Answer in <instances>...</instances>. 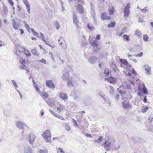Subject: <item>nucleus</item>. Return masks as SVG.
I'll use <instances>...</instances> for the list:
<instances>
[{"label": "nucleus", "mask_w": 153, "mask_h": 153, "mask_svg": "<svg viewBox=\"0 0 153 153\" xmlns=\"http://www.w3.org/2000/svg\"><path fill=\"white\" fill-rule=\"evenodd\" d=\"M45 140L47 142H49L51 139V134L50 131L48 130L45 131L43 133L42 135Z\"/></svg>", "instance_id": "obj_1"}, {"label": "nucleus", "mask_w": 153, "mask_h": 153, "mask_svg": "<svg viewBox=\"0 0 153 153\" xmlns=\"http://www.w3.org/2000/svg\"><path fill=\"white\" fill-rule=\"evenodd\" d=\"M138 95L140 96H141L142 95V93L141 92V91L142 90L143 91L144 94H148L147 90L144 84L138 86Z\"/></svg>", "instance_id": "obj_2"}, {"label": "nucleus", "mask_w": 153, "mask_h": 153, "mask_svg": "<svg viewBox=\"0 0 153 153\" xmlns=\"http://www.w3.org/2000/svg\"><path fill=\"white\" fill-rule=\"evenodd\" d=\"M58 42H59V45L63 49H66L67 48V45L66 42L63 37H60V39L58 40Z\"/></svg>", "instance_id": "obj_3"}, {"label": "nucleus", "mask_w": 153, "mask_h": 153, "mask_svg": "<svg viewBox=\"0 0 153 153\" xmlns=\"http://www.w3.org/2000/svg\"><path fill=\"white\" fill-rule=\"evenodd\" d=\"M130 7V4H128L125 7L124 11V16L125 18H127L129 16L130 13L129 10Z\"/></svg>", "instance_id": "obj_4"}, {"label": "nucleus", "mask_w": 153, "mask_h": 153, "mask_svg": "<svg viewBox=\"0 0 153 153\" xmlns=\"http://www.w3.org/2000/svg\"><path fill=\"white\" fill-rule=\"evenodd\" d=\"M73 22L76 25V28L79 29V23L77 16L75 13L73 15Z\"/></svg>", "instance_id": "obj_5"}, {"label": "nucleus", "mask_w": 153, "mask_h": 153, "mask_svg": "<svg viewBox=\"0 0 153 153\" xmlns=\"http://www.w3.org/2000/svg\"><path fill=\"white\" fill-rule=\"evenodd\" d=\"M101 18L102 20H108L111 19V17L108 16V14L105 12H102L101 15Z\"/></svg>", "instance_id": "obj_6"}, {"label": "nucleus", "mask_w": 153, "mask_h": 153, "mask_svg": "<svg viewBox=\"0 0 153 153\" xmlns=\"http://www.w3.org/2000/svg\"><path fill=\"white\" fill-rule=\"evenodd\" d=\"M76 10L79 14H83L84 13V8L83 6L79 4H78L76 6Z\"/></svg>", "instance_id": "obj_7"}, {"label": "nucleus", "mask_w": 153, "mask_h": 153, "mask_svg": "<svg viewBox=\"0 0 153 153\" xmlns=\"http://www.w3.org/2000/svg\"><path fill=\"white\" fill-rule=\"evenodd\" d=\"M105 80H107L108 82L112 84H115L116 82V79L112 76L108 78H105Z\"/></svg>", "instance_id": "obj_8"}, {"label": "nucleus", "mask_w": 153, "mask_h": 153, "mask_svg": "<svg viewBox=\"0 0 153 153\" xmlns=\"http://www.w3.org/2000/svg\"><path fill=\"white\" fill-rule=\"evenodd\" d=\"M122 103L124 108H131V105L130 104L128 101L126 100H123Z\"/></svg>", "instance_id": "obj_9"}, {"label": "nucleus", "mask_w": 153, "mask_h": 153, "mask_svg": "<svg viewBox=\"0 0 153 153\" xmlns=\"http://www.w3.org/2000/svg\"><path fill=\"white\" fill-rule=\"evenodd\" d=\"M46 85L47 86L50 88H55L54 85L51 80L46 81Z\"/></svg>", "instance_id": "obj_10"}, {"label": "nucleus", "mask_w": 153, "mask_h": 153, "mask_svg": "<svg viewBox=\"0 0 153 153\" xmlns=\"http://www.w3.org/2000/svg\"><path fill=\"white\" fill-rule=\"evenodd\" d=\"M35 138V136L33 134H30L29 135V143L32 144L34 142Z\"/></svg>", "instance_id": "obj_11"}, {"label": "nucleus", "mask_w": 153, "mask_h": 153, "mask_svg": "<svg viewBox=\"0 0 153 153\" xmlns=\"http://www.w3.org/2000/svg\"><path fill=\"white\" fill-rule=\"evenodd\" d=\"M23 2L25 5L28 13H30V7L29 4L27 0H23Z\"/></svg>", "instance_id": "obj_12"}, {"label": "nucleus", "mask_w": 153, "mask_h": 153, "mask_svg": "<svg viewBox=\"0 0 153 153\" xmlns=\"http://www.w3.org/2000/svg\"><path fill=\"white\" fill-rule=\"evenodd\" d=\"M64 108V106L59 102L57 105V110L59 112H61Z\"/></svg>", "instance_id": "obj_13"}, {"label": "nucleus", "mask_w": 153, "mask_h": 153, "mask_svg": "<svg viewBox=\"0 0 153 153\" xmlns=\"http://www.w3.org/2000/svg\"><path fill=\"white\" fill-rule=\"evenodd\" d=\"M108 11L110 15H113L115 11V9L114 6L111 5L109 6Z\"/></svg>", "instance_id": "obj_14"}, {"label": "nucleus", "mask_w": 153, "mask_h": 153, "mask_svg": "<svg viewBox=\"0 0 153 153\" xmlns=\"http://www.w3.org/2000/svg\"><path fill=\"white\" fill-rule=\"evenodd\" d=\"M111 143H108V141H105L102 145V146H103L105 149L108 150V149L111 145Z\"/></svg>", "instance_id": "obj_15"}, {"label": "nucleus", "mask_w": 153, "mask_h": 153, "mask_svg": "<svg viewBox=\"0 0 153 153\" xmlns=\"http://www.w3.org/2000/svg\"><path fill=\"white\" fill-rule=\"evenodd\" d=\"M41 97L44 100L46 99L49 97V94L45 92H43L41 94Z\"/></svg>", "instance_id": "obj_16"}, {"label": "nucleus", "mask_w": 153, "mask_h": 153, "mask_svg": "<svg viewBox=\"0 0 153 153\" xmlns=\"http://www.w3.org/2000/svg\"><path fill=\"white\" fill-rule=\"evenodd\" d=\"M60 97L63 100H66L68 99L67 96L66 94L63 92H61L59 94Z\"/></svg>", "instance_id": "obj_17"}, {"label": "nucleus", "mask_w": 153, "mask_h": 153, "mask_svg": "<svg viewBox=\"0 0 153 153\" xmlns=\"http://www.w3.org/2000/svg\"><path fill=\"white\" fill-rule=\"evenodd\" d=\"M144 68L148 74H150V71L151 70V68L148 65H145L144 66Z\"/></svg>", "instance_id": "obj_18"}, {"label": "nucleus", "mask_w": 153, "mask_h": 153, "mask_svg": "<svg viewBox=\"0 0 153 153\" xmlns=\"http://www.w3.org/2000/svg\"><path fill=\"white\" fill-rule=\"evenodd\" d=\"M134 34L140 37H141L142 36V34L141 32L138 30H136L134 33Z\"/></svg>", "instance_id": "obj_19"}, {"label": "nucleus", "mask_w": 153, "mask_h": 153, "mask_svg": "<svg viewBox=\"0 0 153 153\" xmlns=\"http://www.w3.org/2000/svg\"><path fill=\"white\" fill-rule=\"evenodd\" d=\"M104 73L106 76H108L111 73L110 71L107 68H105L104 69Z\"/></svg>", "instance_id": "obj_20"}, {"label": "nucleus", "mask_w": 153, "mask_h": 153, "mask_svg": "<svg viewBox=\"0 0 153 153\" xmlns=\"http://www.w3.org/2000/svg\"><path fill=\"white\" fill-rule=\"evenodd\" d=\"M19 68L21 69H24L26 70L27 73H28L30 71L29 69L28 68H27L26 67V66L24 65H21L20 67Z\"/></svg>", "instance_id": "obj_21"}, {"label": "nucleus", "mask_w": 153, "mask_h": 153, "mask_svg": "<svg viewBox=\"0 0 153 153\" xmlns=\"http://www.w3.org/2000/svg\"><path fill=\"white\" fill-rule=\"evenodd\" d=\"M13 26L15 29H17L19 27V25L14 20L13 23Z\"/></svg>", "instance_id": "obj_22"}, {"label": "nucleus", "mask_w": 153, "mask_h": 153, "mask_svg": "<svg viewBox=\"0 0 153 153\" xmlns=\"http://www.w3.org/2000/svg\"><path fill=\"white\" fill-rule=\"evenodd\" d=\"M115 22H111V23L108 25V27L109 28L114 27L115 25Z\"/></svg>", "instance_id": "obj_23"}, {"label": "nucleus", "mask_w": 153, "mask_h": 153, "mask_svg": "<svg viewBox=\"0 0 153 153\" xmlns=\"http://www.w3.org/2000/svg\"><path fill=\"white\" fill-rule=\"evenodd\" d=\"M31 52L33 54L35 55L38 56L39 55V53L36 49H32L31 51Z\"/></svg>", "instance_id": "obj_24"}, {"label": "nucleus", "mask_w": 153, "mask_h": 153, "mask_svg": "<svg viewBox=\"0 0 153 153\" xmlns=\"http://www.w3.org/2000/svg\"><path fill=\"white\" fill-rule=\"evenodd\" d=\"M120 61L123 63V64L125 65H128V62L127 60L126 59H120Z\"/></svg>", "instance_id": "obj_25"}, {"label": "nucleus", "mask_w": 153, "mask_h": 153, "mask_svg": "<svg viewBox=\"0 0 153 153\" xmlns=\"http://www.w3.org/2000/svg\"><path fill=\"white\" fill-rule=\"evenodd\" d=\"M46 102L49 105H51L53 104V101L51 98H48L46 101Z\"/></svg>", "instance_id": "obj_26"}, {"label": "nucleus", "mask_w": 153, "mask_h": 153, "mask_svg": "<svg viewBox=\"0 0 153 153\" xmlns=\"http://www.w3.org/2000/svg\"><path fill=\"white\" fill-rule=\"evenodd\" d=\"M42 40L43 41V42L45 43L46 44L48 45L50 47H51L52 48H54L55 46V45H52L51 44H48V42H47V41H46V40L44 39H43V38L42 39Z\"/></svg>", "instance_id": "obj_27"}, {"label": "nucleus", "mask_w": 153, "mask_h": 153, "mask_svg": "<svg viewBox=\"0 0 153 153\" xmlns=\"http://www.w3.org/2000/svg\"><path fill=\"white\" fill-rule=\"evenodd\" d=\"M24 53L27 56H30L31 55V54L30 51L27 50H24Z\"/></svg>", "instance_id": "obj_28"}, {"label": "nucleus", "mask_w": 153, "mask_h": 153, "mask_svg": "<svg viewBox=\"0 0 153 153\" xmlns=\"http://www.w3.org/2000/svg\"><path fill=\"white\" fill-rule=\"evenodd\" d=\"M123 39L124 40H126L127 41H129L130 40V39L129 38V35H124L123 36Z\"/></svg>", "instance_id": "obj_29"}, {"label": "nucleus", "mask_w": 153, "mask_h": 153, "mask_svg": "<svg viewBox=\"0 0 153 153\" xmlns=\"http://www.w3.org/2000/svg\"><path fill=\"white\" fill-rule=\"evenodd\" d=\"M143 39L144 41L147 42L148 41L149 37L147 34L143 35Z\"/></svg>", "instance_id": "obj_30"}, {"label": "nucleus", "mask_w": 153, "mask_h": 153, "mask_svg": "<svg viewBox=\"0 0 153 153\" xmlns=\"http://www.w3.org/2000/svg\"><path fill=\"white\" fill-rule=\"evenodd\" d=\"M149 108V107L147 106L143 107L142 109V111L143 113H145Z\"/></svg>", "instance_id": "obj_31"}, {"label": "nucleus", "mask_w": 153, "mask_h": 153, "mask_svg": "<svg viewBox=\"0 0 153 153\" xmlns=\"http://www.w3.org/2000/svg\"><path fill=\"white\" fill-rule=\"evenodd\" d=\"M57 153H65L62 148H57Z\"/></svg>", "instance_id": "obj_32"}, {"label": "nucleus", "mask_w": 153, "mask_h": 153, "mask_svg": "<svg viewBox=\"0 0 153 153\" xmlns=\"http://www.w3.org/2000/svg\"><path fill=\"white\" fill-rule=\"evenodd\" d=\"M102 136H99V137L98 138V140H95V142L96 143H100L102 141Z\"/></svg>", "instance_id": "obj_33"}, {"label": "nucleus", "mask_w": 153, "mask_h": 153, "mask_svg": "<svg viewBox=\"0 0 153 153\" xmlns=\"http://www.w3.org/2000/svg\"><path fill=\"white\" fill-rule=\"evenodd\" d=\"M31 30L32 33L35 36H37L38 35L37 33L32 28Z\"/></svg>", "instance_id": "obj_34"}, {"label": "nucleus", "mask_w": 153, "mask_h": 153, "mask_svg": "<svg viewBox=\"0 0 153 153\" xmlns=\"http://www.w3.org/2000/svg\"><path fill=\"white\" fill-rule=\"evenodd\" d=\"M24 23L25 25V28L27 29V30H29L30 29V27H29V25L26 23L25 22H24Z\"/></svg>", "instance_id": "obj_35"}, {"label": "nucleus", "mask_w": 153, "mask_h": 153, "mask_svg": "<svg viewBox=\"0 0 153 153\" xmlns=\"http://www.w3.org/2000/svg\"><path fill=\"white\" fill-rule=\"evenodd\" d=\"M119 93L121 94V96L123 97L125 96V94H126L125 92L124 91H123L121 90H120Z\"/></svg>", "instance_id": "obj_36"}, {"label": "nucleus", "mask_w": 153, "mask_h": 153, "mask_svg": "<svg viewBox=\"0 0 153 153\" xmlns=\"http://www.w3.org/2000/svg\"><path fill=\"white\" fill-rule=\"evenodd\" d=\"M50 111L51 112V113L54 116L56 117H58V114H56L53 111H52L51 110H50Z\"/></svg>", "instance_id": "obj_37"}, {"label": "nucleus", "mask_w": 153, "mask_h": 153, "mask_svg": "<svg viewBox=\"0 0 153 153\" xmlns=\"http://www.w3.org/2000/svg\"><path fill=\"white\" fill-rule=\"evenodd\" d=\"M39 152L40 153H48V151L46 149L44 150L40 149Z\"/></svg>", "instance_id": "obj_38"}, {"label": "nucleus", "mask_w": 153, "mask_h": 153, "mask_svg": "<svg viewBox=\"0 0 153 153\" xmlns=\"http://www.w3.org/2000/svg\"><path fill=\"white\" fill-rule=\"evenodd\" d=\"M55 25L56 27L57 30H58L59 28L60 27V25H59L58 22L57 21H56L55 22Z\"/></svg>", "instance_id": "obj_39"}, {"label": "nucleus", "mask_w": 153, "mask_h": 153, "mask_svg": "<svg viewBox=\"0 0 153 153\" xmlns=\"http://www.w3.org/2000/svg\"><path fill=\"white\" fill-rule=\"evenodd\" d=\"M92 46L94 47H98V45L97 43V41H95L94 42H93L92 43Z\"/></svg>", "instance_id": "obj_40"}, {"label": "nucleus", "mask_w": 153, "mask_h": 153, "mask_svg": "<svg viewBox=\"0 0 153 153\" xmlns=\"http://www.w3.org/2000/svg\"><path fill=\"white\" fill-rule=\"evenodd\" d=\"M34 87L37 91L40 92L38 86H37L35 84L34 85Z\"/></svg>", "instance_id": "obj_41"}, {"label": "nucleus", "mask_w": 153, "mask_h": 153, "mask_svg": "<svg viewBox=\"0 0 153 153\" xmlns=\"http://www.w3.org/2000/svg\"><path fill=\"white\" fill-rule=\"evenodd\" d=\"M12 82L13 85L15 87V88H17V85L16 82L14 80H12Z\"/></svg>", "instance_id": "obj_42"}, {"label": "nucleus", "mask_w": 153, "mask_h": 153, "mask_svg": "<svg viewBox=\"0 0 153 153\" xmlns=\"http://www.w3.org/2000/svg\"><path fill=\"white\" fill-rule=\"evenodd\" d=\"M72 120H73V124H74V126H77V123H76V121L74 119H72Z\"/></svg>", "instance_id": "obj_43"}, {"label": "nucleus", "mask_w": 153, "mask_h": 153, "mask_svg": "<svg viewBox=\"0 0 153 153\" xmlns=\"http://www.w3.org/2000/svg\"><path fill=\"white\" fill-rule=\"evenodd\" d=\"M132 74H134L135 76L137 75V73L134 70V68H132Z\"/></svg>", "instance_id": "obj_44"}, {"label": "nucleus", "mask_w": 153, "mask_h": 153, "mask_svg": "<svg viewBox=\"0 0 153 153\" xmlns=\"http://www.w3.org/2000/svg\"><path fill=\"white\" fill-rule=\"evenodd\" d=\"M39 62H42L44 64L46 63V61L45 59L43 58H42L41 60L39 61Z\"/></svg>", "instance_id": "obj_45"}, {"label": "nucleus", "mask_w": 153, "mask_h": 153, "mask_svg": "<svg viewBox=\"0 0 153 153\" xmlns=\"http://www.w3.org/2000/svg\"><path fill=\"white\" fill-rule=\"evenodd\" d=\"M113 65L115 66L114 68H113V70L115 72H116L117 71H118V70L116 66L114 65Z\"/></svg>", "instance_id": "obj_46"}, {"label": "nucleus", "mask_w": 153, "mask_h": 153, "mask_svg": "<svg viewBox=\"0 0 153 153\" xmlns=\"http://www.w3.org/2000/svg\"><path fill=\"white\" fill-rule=\"evenodd\" d=\"M78 3H80L82 4H84V1L83 0H77Z\"/></svg>", "instance_id": "obj_47"}, {"label": "nucleus", "mask_w": 153, "mask_h": 153, "mask_svg": "<svg viewBox=\"0 0 153 153\" xmlns=\"http://www.w3.org/2000/svg\"><path fill=\"white\" fill-rule=\"evenodd\" d=\"M143 52H141L140 53H138L136 55L137 57H140L143 55Z\"/></svg>", "instance_id": "obj_48"}, {"label": "nucleus", "mask_w": 153, "mask_h": 153, "mask_svg": "<svg viewBox=\"0 0 153 153\" xmlns=\"http://www.w3.org/2000/svg\"><path fill=\"white\" fill-rule=\"evenodd\" d=\"M100 39V35H97L96 37V40H99Z\"/></svg>", "instance_id": "obj_49"}, {"label": "nucleus", "mask_w": 153, "mask_h": 153, "mask_svg": "<svg viewBox=\"0 0 153 153\" xmlns=\"http://www.w3.org/2000/svg\"><path fill=\"white\" fill-rule=\"evenodd\" d=\"M8 1L10 5H12V6H13L14 3L12 0H8Z\"/></svg>", "instance_id": "obj_50"}, {"label": "nucleus", "mask_w": 153, "mask_h": 153, "mask_svg": "<svg viewBox=\"0 0 153 153\" xmlns=\"http://www.w3.org/2000/svg\"><path fill=\"white\" fill-rule=\"evenodd\" d=\"M20 62L21 64H24L25 63V60L24 59H22V60L20 61Z\"/></svg>", "instance_id": "obj_51"}, {"label": "nucleus", "mask_w": 153, "mask_h": 153, "mask_svg": "<svg viewBox=\"0 0 153 153\" xmlns=\"http://www.w3.org/2000/svg\"><path fill=\"white\" fill-rule=\"evenodd\" d=\"M120 95L119 94H117L115 97V99L118 101L119 99Z\"/></svg>", "instance_id": "obj_52"}, {"label": "nucleus", "mask_w": 153, "mask_h": 153, "mask_svg": "<svg viewBox=\"0 0 153 153\" xmlns=\"http://www.w3.org/2000/svg\"><path fill=\"white\" fill-rule=\"evenodd\" d=\"M143 101V102H144V103H146L147 102V99H146V96H145L144 97Z\"/></svg>", "instance_id": "obj_53"}, {"label": "nucleus", "mask_w": 153, "mask_h": 153, "mask_svg": "<svg viewBox=\"0 0 153 153\" xmlns=\"http://www.w3.org/2000/svg\"><path fill=\"white\" fill-rule=\"evenodd\" d=\"M57 117L58 118L61 119L62 120H64V118L62 117V116H59L58 115V117Z\"/></svg>", "instance_id": "obj_54"}, {"label": "nucleus", "mask_w": 153, "mask_h": 153, "mask_svg": "<svg viewBox=\"0 0 153 153\" xmlns=\"http://www.w3.org/2000/svg\"><path fill=\"white\" fill-rule=\"evenodd\" d=\"M85 136L87 137H92L90 134H86L85 135Z\"/></svg>", "instance_id": "obj_55"}, {"label": "nucleus", "mask_w": 153, "mask_h": 153, "mask_svg": "<svg viewBox=\"0 0 153 153\" xmlns=\"http://www.w3.org/2000/svg\"><path fill=\"white\" fill-rule=\"evenodd\" d=\"M4 44L2 43V41H0V47H1L3 46H4Z\"/></svg>", "instance_id": "obj_56"}, {"label": "nucleus", "mask_w": 153, "mask_h": 153, "mask_svg": "<svg viewBox=\"0 0 153 153\" xmlns=\"http://www.w3.org/2000/svg\"><path fill=\"white\" fill-rule=\"evenodd\" d=\"M19 30L20 31V32H21V34H22L23 33H24V32L23 30L22 29H19Z\"/></svg>", "instance_id": "obj_57"}, {"label": "nucleus", "mask_w": 153, "mask_h": 153, "mask_svg": "<svg viewBox=\"0 0 153 153\" xmlns=\"http://www.w3.org/2000/svg\"><path fill=\"white\" fill-rule=\"evenodd\" d=\"M141 10H142L144 11H146L147 10L146 8V7H145V8H144L143 9H141Z\"/></svg>", "instance_id": "obj_58"}, {"label": "nucleus", "mask_w": 153, "mask_h": 153, "mask_svg": "<svg viewBox=\"0 0 153 153\" xmlns=\"http://www.w3.org/2000/svg\"><path fill=\"white\" fill-rule=\"evenodd\" d=\"M31 39H32V40H36V38L35 37H32L31 38Z\"/></svg>", "instance_id": "obj_59"}, {"label": "nucleus", "mask_w": 153, "mask_h": 153, "mask_svg": "<svg viewBox=\"0 0 153 153\" xmlns=\"http://www.w3.org/2000/svg\"><path fill=\"white\" fill-rule=\"evenodd\" d=\"M41 115H43V114H44V112H43V110H42L41 111Z\"/></svg>", "instance_id": "obj_60"}, {"label": "nucleus", "mask_w": 153, "mask_h": 153, "mask_svg": "<svg viewBox=\"0 0 153 153\" xmlns=\"http://www.w3.org/2000/svg\"><path fill=\"white\" fill-rule=\"evenodd\" d=\"M100 3H102L105 0H98Z\"/></svg>", "instance_id": "obj_61"}, {"label": "nucleus", "mask_w": 153, "mask_h": 153, "mask_svg": "<svg viewBox=\"0 0 153 153\" xmlns=\"http://www.w3.org/2000/svg\"><path fill=\"white\" fill-rule=\"evenodd\" d=\"M128 57H131L132 56V55H131L130 54H128Z\"/></svg>", "instance_id": "obj_62"}, {"label": "nucleus", "mask_w": 153, "mask_h": 153, "mask_svg": "<svg viewBox=\"0 0 153 153\" xmlns=\"http://www.w3.org/2000/svg\"><path fill=\"white\" fill-rule=\"evenodd\" d=\"M127 76H131V74L130 73H129H129H128V74H127Z\"/></svg>", "instance_id": "obj_63"}, {"label": "nucleus", "mask_w": 153, "mask_h": 153, "mask_svg": "<svg viewBox=\"0 0 153 153\" xmlns=\"http://www.w3.org/2000/svg\"><path fill=\"white\" fill-rule=\"evenodd\" d=\"M127 88L128 89H129L130 88V86L128 85H127Z\"/></svg>", "instance_id": "obj_64"}]
</instances>
